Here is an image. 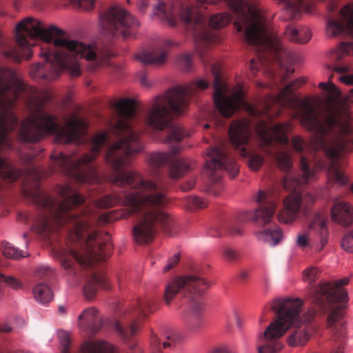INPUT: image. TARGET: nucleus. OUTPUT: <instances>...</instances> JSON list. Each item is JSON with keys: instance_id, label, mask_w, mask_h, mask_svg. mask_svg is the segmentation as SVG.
Masks as SVG:
<instances>
[{"instance_id": "nucleus-1", "label": "nucleus", "mask_w": 353, "mask_h": 353, "mask_svg": "<svg viewBox=\"0 0 353 353\" xmlns=\"http://www.w3.org/2000/svg\"><path fill=\"white\" fill-rule=\"evenodd\" d=\"M114 108L119 118L112 125L110 131L119 140L109 147L105 159L112 170L109 181L124 190L122 195L112 193L103 196L95 201V205L109 208L121 203L128 207L131 214L140 215L133 228L134 239H153L157 225H167L170 221L168 213L159 210L165 204V198L157 192L156 183L143 178L137 172L124 170L131 160L130 155L142 148L139 134L135 128L139 121L137 119L136 103L133 99H121Z\"/></svg>"}, {"instance_id": "nucleus-2", "label": "nucleus", "mask_w": 353, "mask_h": 353, "mask_svg": "<svg viewBox=\"0 0 353 353\" xmlns=\"http://www.w3.org/2000/svg\"><path fill=\"white\" fill-rule=\"evenodd\" d=\"M57 192L61 200L50 196L37 195L38 204L46 212L35 221L33 228L39 234L64 232L67 243L54 251L62 265L72 270L74 261L83 268H92L96 262L103 261L112 252V244L108 234H99L91 229L98 216L93 207L72 212L84 203L85 198L68 185H59Z\"/></svg>"}, {"instance_id": "nucleus-3", "label": "nucleus", "mask_w": 353, "mask_h": 353, "mask_svg": "<svg viewBox=\"0 0 353 353\" xmlns=\"http://www.w3.org/2000/svg\"><path fill=\"white\" fill-rule=\"evenodd\" d=\"M17 47L10 46L0 32V54L16 63L23 58L30 59L38 52L44 63L34 65L30 74L34 79L51 81L63 71L72 77L81 74L79 59L90 61L88 69L94 71L114 54L109 49L103 50L96 45L84 43L68 38L63 30L55 25L46 26L41 21L27 17L15 28Z\"/></svg>"}, {"instance_id": "nucleus-4", "label": "nucleus", "mask_w": 353, "mask_h": 353, "mask_svg": "<svg viewBox=\"0 0 353 353\" xmlns=\"http://www.w3.org/2000/svg\"><path fill=\"white\" fill-rule=\"evenodd\" d=\"M316 99L307 97L298 102L299 118L301 125L313 132L310 145L314 150H323L333 159L343 157L347 151V145L353 143V117L347 105L337 103L325 115L315 113Z\"/></svg>"}, {"instance_id": "nucleus-5", "label": "nucleus", "mask_w": 353, "mask_h": 353, "mask_svg": "<svg viewBox=\"0 0 353 353\" xmlns=\"http://www.w3.org/2000/svg\"><path fill=\"white\" fill-rule=\"evenodd\" d=\"M302 301L299 299H275L271 306L276 313L277 318L272 322L263 333L257 338L256 348L258 353H276L282 346L279 341L286 331L293 328L287 343L291 347L304 345L310 339V334L304 327H301L303 323H307L314 315V312H308L303 321L299 315Z\"/></svg>"}, {"instance_id": "nucleus-6", "label": "nucleus", "mask_w": 353, "mask_h": 353, "mask_svg": "<svg viewBox=\"0 0 353 353\" xmlns=\"http://www.w3.org/2000/svg\"><path fill=\"white\" fill-rule=\"evenodd\" d=\"M176 87H173L162 95H159L149 103L145 122L152 129L163 133L162 140L171 145L168 153L156 152L149 157V164L159 168L167 166L169 174L176 179Z\"/></svg>"}, {"instance_id": "nucleus-7", "label": "nucleus", "mask_w": 353, "mask_h": 353, "mask_svg": "<svg viewBox=\"0 0 353 353\" xmlns=\"http://www.w3.org/2000/svg\"><path fill=\"white\" fill-rule=\"evenodd\" d=\"M230 3L239 13L234 26L239 32L245 26V37L249 43L270 50L281 63L284 58L292 60L294 54L283 48L277 32L266 28L263 16L255 6L245 0H231Z\"/></svg>"}, {"instance_id": "nucleus-8", "label": "nucleus", "mask_w": 353, "mask_h": 353, "mask_svg": "<svg viewBox=\"0 0 353 353\" xmlns=\"http://www.w3.org/2000/svg\"><path fill=\"white\" fill-rule=\"evenodd\" d=\"M88 124L81 118L72 116L64 128H59L55 118L45 112L41 105L21 123L19 137L23 142H37L47 134H56L62 143L75 142L81 144L88 141Z\"/></svg>"}, {"instance_id": "nucleus-9", "label": "nucleus", "mask_w": 353, "mask_h": 353, "mask_svg": "<svg viewBox=\"0 0 353 353\" xmlns=\"http://www.w3.org/2000/svg\"><path fill=\"white\" fill-rule=\"evenodd\" d=\"M109 141L108 134L101 132L90 139V152L76 158L74 154L66 155L54 152L51 155L52 171H61L78 183H90L96 177L92 161L99 155L102 147Z\"/></svg>"}, {"instance_id": "nucleus-10", "label": "nucleus", "mask_w": 353, "mask_h": 353, "mask_svg": "<svg viewBox=\"0 0 353 353\" xmlns=\"http://www.w3.org/2000/svg\"><path fill=\"white\" fill-rule=\"evenodd\" d=\"M99 24L103 34L123 39L133 37L139 26L134 16L119 6H112L101 12Z\"/></svg>"}, {"instance_id": "nucleus-11", "label": "nucleus", "mask_w": 353, "mask_h": 353, "mask_svg": "<svg viewBox=\"0 0 353 353\" xmlns=\"http://www.w3.org/2000/svg\"><path fill=\"white\" fill-rule=\"evenodd\" d=\"M323 213L314 216L307 226L296 234L294 243L301 250L310 248L316 252L322 251L328 243L329 232Z\"/></svg>"}, {"instance_id": "nucleus-12", "label": "nucleus", "mask_w": 353, "mask_h": 353, "mask_svg": "<svg viewBox=\"0 0 353 353\" xmlns=\"http://www.w3.org/2000/svg\"><path fill=\"white\" fill-rule=\"evenodd\" d=\"M212 72L215 75L213 96L214 104L222 116L229 117L244 103L243 89L240 85H237L233 89L230 96L228 97L229 88L219 79L214 68Z\"/></svg>"}, {"instance_id": "nucleus-13", "label": "nucleus", "mask_w": 353, "mask_h": 353, "mask_svg": "<svg viewBox=\"0 0 353 353\" xmlns=\"http://www.w3.org/2000/svg\"><path fill=\"white\" fill-rule=\"evenodd\" d=\"M205 161L203 173L211 181L219 180L220 172L223 170H227L231 177L238 174L239 168L236 163L221 149L211 148L207 150Z\"/></svg>"}, {"instance_id": "nucleus-14", "label": "nucleus", "mask_w": 353, "mask_h": 353, "mask_svg": "<svg viewBox=\"0 0 353 353\" xmlns=\"http://www.w3.org/2000/svg\"><path fill=\"white\" fill-rule=\"evenodd\" d=\"M315 198L310 193L303 195L298 193L289 194L283 201V208L278 213V220L283 223L294 221L300 211L306 212L314 203Z\"/></svg>"}, {"instance_id": "nucleus-15", "label": "nucleus", "mask_w": 353, "mask_h": 353, "mask_svg": "<svg viewBox=\"0 0 353 353\" xmlns=\"http://www.w3.org/2000/svg\"><path fill=\"white\" fill-rule=\"evenodd\" d=\"M304 77H300L287 85L276 97H268L264 101L256 107L250 106L248 111L254 116H261L268 114L271 106L279 105L284 106L288 103V97L305 83Z\"/></svg>"}, {"instance_id": "nucleus-16", "label": "nucleus", "mask_w": 353, "mask_h": 353, "mask_svg": "<svg viewBox=\"0 0 353 353\" xmlns=\"http://www.w3.org/2000/svg\"><path fill=\"white\" fill-rule=\"evenodd\" d=\"M340 13L344 24L327 19L325 30L327 37H336L342 34H353V3L345 6Z\"/></svg>"}, {"instance_id": "nucleus-17", "label": "nucleus", "mask_w": 353, "mask_h": 353, "mask_svg": "<svg viewBox=\"0 0 353 353\" xmlns=\"http://www.w3.org/2000/svg\"><path fill=\"white\" fill-rule=\"evenodd\" d=\"M209 283L203 278L195 275L178 276V296L191 297L201 295L209 287Z\"/></svg>"}, {"instance_id": "nucleus-18", "label": "nucleus", "mask_w": 353, "mask_h": 353, "mask_svg": "<svg viewBox=\"0 0 353 353\" xmlns=\"http://www.w3.org/2000/svg\"><path fill=\"white\" fill-rule=\"evenodd\" d=\"M290 130L288 123L276 124L270 128L265 121H261L256 127L258 136L264 145H268L274 139L281 143H288L287 133Z\"/></svg>"}, {"instance_id": "nucleus-19", "label": "nucleus", "mask_w": 353, "mask_h": 353, "mask_svg": "<svg viewBox=\"0 0 353 353\" xmlns=\"http://www.w3.org/2000/svg\"><path fill=\"white\" fill-rule=\"evenodd\" d=\"M350 281L348 277H344L334 282H325L319 285L316 289L321 295H327L330 303H345L347 301V292L343 288Z\"/></svg>"}, {"instance_id": "nucleus-20", "label": "nucleus", "mask_w": 353, "mask_h": 353, "mask_svg": "<svg viewBox=\"0 0 353 353\" xmlns=\"http://www.w3.org/2000/svg\"><path fill=\"white\" fill-rule=\"evenodd\" d=\"M229 134L232 145L236 148H240V154L245 157L248 152L244 145L248 143L251 134L249 123L245 120L233 122L230 126Z\"/></svg>"}, {"instance_id": "nucleus-21", "label": "nucleus", "mask_w": 353, "mask_h": 353, "mask_svg": "<svg viewBox=\"0 0 353 353\" xmlns=\"http://www.w3.org/2000/svg\"><path fill=\"white\" fill-rule=\"evenodd\" d=\"M255 199L259 207L254 210L253 221L266 225L271 222L276 208V203L269 199L268 194L263 191H259Z\"/></svg>"}, {"instance_id": "nucleus-22", "label": "nucleus", "mask_w": 353, "mask_h": 353, "mask_svg": "<svg viewBox=\"0 0 353 353\" xmlns=\"http://www.w3.org/2000/svg\"><path fill=\"white\" fill-rule=\"evenodd\" d=\"M299 165L301 172L300 178L296 179L289 174L286 175L283 180L284 188L289 190H293L295 189L299 184H307L316 179V170L314 168H310L305 157L302 156L301 157Z\"/></svg>"}, {"instance_id": "nucleus-23", "label": "nucleus", "mask_w": 353, "mask_h": 353, "mask_svg": "<svg viewBox=\"0 0 353 353\" xmlns=\"http://www.w3.org/2000/svg\"><path fill=\"white\" fill-rule=\"evenodd\" d=\"M175 4L172 1L165 2L162 0H157L153 6L152 14L157 17L162 23L170 27L176 26L175 20Z\"/></svg>"}, {"instance_id": "nucleus-24", "label": "nucleus", "mask_w": 353, "mask_h": 353, "mask_svg": "<svg viewBox=\"0 0 353 353\" xmlns=\"http://www.w3.org/2000/svg\"><path fill=\"white\" fill-rule=\"evenodd\" d=\"M174 43L170 40H165L161 48L156 49L152 52H143L136 56V58L144 64L160 65L165 63L168 54V48L172 47Z\"/></svg>"}, {"instance_id": "nucleus-25", "label": "nucleus", "mask_w": 353, "mask_h": 353, "mask_svg": "<svg viewBox=\"0 0 353 353\" xmlns=\"http://www.w3.org/2000/svg\"><path fill=\"white\" fill-rule=\"evenodd\" d=\"M79 325L81 329L94 334L100 330L102 326V319L95 307H89L84 310L79 315Z\"/></svg>"}, {"instance_id": "nucleus-26", "label": "nucleus", "mask_w": 353, "mask_h": 353, "mask_svg": "<svg viewBox=\"0 0 353 353\" xmlns=\"http://www.w3.org/2000/svg\"><path fill=\"white\" fill-rule=\"evenodd\" d=\"M332 219L342 225H349L353 222V206L340 201L335 203L331 210Z\"/></svg>"}, {"instance_id": "nucleus-27", "label": "nucleus", "mask_w": 353, "mask_h": 353, "mask_svg": "<svg viewBox=\"0 0 353 353\" xmlns=\"http://www.w3.org/2000/svg\"><path fill=\"white\" fill-rule=\"evenodd\" d=\"M99 288L105 290L110 288L107 277L103 274L94 272L88 277L83 287V293L85 298L88 299H92Z\"/></svg>"}, {"instance_id": "nucleus-28", "label": "nucleus", "mask_w": 353, "mask_h": 353, "mask_svg": "<svg viewBox=\"0 0 353 353\" xmlns=\"http://www.w3.org/2000/svg\"><path fill=\"white\" fill-rule=\"evenodd\" d=\"M257 239L265 242L271 246L276 245L283 239V232L281 230H263L256 233Z\"/></svg>"}, {"instance_id": "nucleus-29", "label": "nucleus", "mask_w": 353, "mask_h": 353, "mask_svg": "<svg viewBox=\"0 0 353 353\" xmlns=\"http://www.w3.org/2000/svg\"><path fill=\"white\" fill-rule=\"evenodd\" d=\"M155 302L152 299H144L138 300L134 308V315H137L139 318H145L148 313L155 310Z\"/></svg>"}, {"instance_id": "nucleus-30", "label": "nucleus", "mask_w": 353, "mask_h": 353, "mask_svg": "<svg viewBox=\"0 0 353 353\" xmlns=\"http://www.w3.org/2000/svg\"><path fill=\"white\" fill-rule=\"evenodd\" d=\"M33 294L35 299L41 304H46L53 299L50 288L43 283H39L34 288Z\"/></svg>"}, {"instance_id": "nucleus-31", "label": "nucleus", "mask_w": 353, "mask_h": 353, "mask_svg": "<svg viewBox=\"0 0 353 353\" xmlns=\"http://www.w3.org/2000/svg\"><path fill=\"white\" fill-rule=\"evenodd\" d=\"M138 320L134 319L125 325H121L119 322H116L114 327L119 334L124 339H128L136 334L139 329Z\"/></svg>"}, {"instance_id": "nucleus-32", "label": "nucleus", "mask_w": 353, "mask_h": 353, "mask_svg": "<svg viewBox=\"0 0 353 353\" xmlns=\"http://www.w3.org/2000/svg\"><path fill=\"white\" fill-rule=\"evenodd\" d=\"M327 174L330 180L339 185H344L349 180L348 176L345 174L341 166L336 164H332L330 165Z\"/></svg>"}, {"instance_id": "nucleus-33", "label": "nucleus", "mask_w": 353, "mask_h": 353, "mask_svg": "<svg viewBox=\"0 0 353 353\" xmlns=\"http://www.w3.org/2000/svg\"><path fill=\"white\" fill-rule=\"evenodd\" d=\"M189 91L187 88L178 86V116L183 114L188 108Z\"/></svg>"}, {"instance_id": "nucleus-34", "label": "nucleus", "mask_w": 353, "mask_h": 353, "mask_svg": "<svg viewBox=\"0 0 353 353\" xmlns=\"http://www.w3.org/2000/svg\"><path fill=\"white\" fill-rule=\"evenodd\" d=\"M278 167L284 172H288L292 168V158L285 152H280L275 157Z\"/></svg>"}, {"instance_id": "nucleus-35", "label": "nucleus", "mask_w": 353, "mask_h": 353, "mask_svg": "<svg viewBox=\"0 0 353 353\" xmlns=\"http://www.w3.org/2000/svg\"><path fill=\"white\" fill-rule=\"evenodd\" d=\"M231 17L226 13H221L212 16L210 19V26L214 28H221L228 25Z\"/></svg>"}, {"instance_id": "nucleus-36", "label": "nucleus", "mask_w": 353, "mask_h": 353, "mask_svg": "<svg viewBox=\"0 0 353 353\" xmlns=\"http://www.w3.org/2000/svg\"><path fill=\"white\" fill-rule=\"evenodd\" d=\"M184 206L189 210L202 209L207 206V202L197 196H188L183 200Z\"/></svg>"}, {"instance_id": "nucleus-37", "label": "nucleus", "mask_w": 353, "mask_h": 353, "mask_svg": "<svg viewBox=\"0 0 353 353\" xmlns=\"http://www.w3.org/2000/svg\"><path fill=\"white\" fill-rule=\"evenodd\" d=\"M2 252L6 257L12 259H19L26 256L23 251L18 250L8 242L3 243Z\"/></svg>"}, {"instance_id": "nucleus-38", "label": "nucleus", "mask_w": 353, "mask_h": 353, "mask_svg": "<svg viewBox=\"0 0 353 353\" xmlns=\"http://www.w3.org/2000/svg\"><path fill=\"white\" fill-rule=\"evenodd\" d=\"M344 315V306L339 305L330 310L327 316V323L330 327H332L335 323L339 322Z\"/></svg>"}, {"instance_id": "nucleus-39", "label": "nucleus", "mask_w": 353, "mask_h": 353, "mask_svg": "<svg viewBox=\"0 0 353 353\" xmlns=\"http://www.w3.org/2000/svg\"><path fill=\"white\" fill-rule=\"evenodd\" d=\"M319 86L327 93L328 99L330 101H336L340 96V92L331 82L320 83Z\"/></svg>"}, {"instance_id": "nucleus-40", "label": "nucleus", "mask_w": 353, "mask_h": 353, "mask_svg": "<svg viewBox=\"0 0 353 353\" xmlns=\"http://www.w3.org/2000/svg\"><path fill=\"white\" fill-rule=\"evenodd\" d=\"M280 2L285 3V9L290 12L292 15L299 13L301 9L305 6L302 0H279Z\"/></svg>"}, {"instance_id": "nucleus-41", "label": "nucleus", "mask_w": 353, "mask_h": 353, "mask_svg": "<svg viewBox=\"0 0 353 353\" xmlns=\"http://www.w3.org/2000/svg\"><path fill=\"white\" fill-rule=\"evenodd\" d=\"M176 293V276H173L171 281L166 285L164 299L167 304H170L171 300Z\"/></svg>"}, {"instance_id": "nucleus-42", "label": "nucleus", "mask_w": 353, "mask_h": 353, "mask_svg": "<svg viewBox=\"0 0 353 353\" xmlns=\"http://www.w3.org/2000/svg\"><path fill=\"white\" fill-rule=\"evenodd\" d=\"M283 34V37L288 41L293 43H299V28H296L293 25H289L285 28Z\"/></svg>"}, {"instance_id": "nucleus-43", "label": "nucleus", "mask_w": 353, "mask_h": 353, "mask_svg": "<svg viewBox=\"0 0 353 353\" xmlns=\"http://www.w3.org/2000/svg\"><path fill=\"white\" fill-rule=\"evenodd\" d=\"M336 59H341L343 55H353V42L352 43H341L336 51Z\"/></svg>"}, {"instance_id": "nucleus-44", "label": "nucleus", "mask_w": 353, "mask_h": 353, "mask_svg": "<svg viewBox=\"0 0 353 353\" xmlns=\"http://www.w3.org/2000/svg\"><path fill=\"white\" fill-rule=\"evenodd\" d=\"M263 157L258 154H252L248 159V166L252 170H258L263 163Z\"/></svg>"}, {"instance_id": "nucleus-45", "label": "nucleus", "mask_w": 353, "mask_h": 353, "mask_svg": "<svg viewBox=\"0 0 353 353\" xmlns=\"http://www.w3.org/2000/svg\"><path fill=\"white\" fill-rule=\"evenodd\" d=\"M320 272L316 267H310L303 271V279L305 281L311 283L319 276Z\"/></svg>"}, {"instance_id": "nucleus-46", "label": "nucleus", "mask_w": 353, "mask_h": 353, "mask_svg": "<svg viewBox=\"0 0 353 353\" xmlns=\"http://www.w3.org/2000/svg\"><path fill=\"white\" fill-rule=\"evenodd\" d=\"M312 37L310 29L306 26L299 27V39L300 44L307 43Z\"/></svg>"}, {"instance_id": "nucleus-47", "label": "nucleus", "mask_w": 353, "mask_h": 353, "mask_svg": "<svg viewBox=\"0 0 353 353\" xmlns=\"http://www.w3.org/2000/svg\"><path fill=\"white\" fill-rule=\"evenodd\" d=\"M341 244L344 250L353 253V231L342 239Z\"/></svg>"}, {"instance_id": "nucleus-48", "label": "nucleus", "mask_w": 353, "mask_h": 353, "mask_svg": "<svg viewBox=\"0 0 353 353\" xmlns=\"http://www.w3.org/2000/svg\"><path fill=\"white\" fill-rule=\"evenodd\" d=\"M190 168V163L186 159L178 157V177L187 173Z\"/></svg>"}, {"instance_id": "nucleus-49", "label": "nucleus", "mask_w": 353, "mask_h": 353, "mask_svg": "<svg viewBox=\"0 0 353 353\" xmlns=\"http://www.w3.org/2000/svg\"><path fill=\"white\" fill-rule=\"evenodd\" d=\"M178 68L183 72L188 71L191 68L190 56H183L178 58Z\"/></svg>"}, {"instance_id": "nucleus-50", "label": "nucleus", "mask_w": 353, "mask_h": 353, "mask_svg": "<svg viewBox=\"0 0 353 353\" xmlns=\"http://www.w3.org/2000/svg\"><path fill=\"white\" fill-rule=\"evenodd\" d=\"M223 255L225 260L228 261H232L238 256L236 251L231 248H225L223 250Z\"/></svg>"}, {"instance_id": "nucleus-51", "label": "nucleus", "mask_w": 353, "mask_h": 353, "mask_svg": "<svg viewBox=\"0 0 353 353\" xmlns=\"http://www.w3.org/2000/svg\"><path fill=\"white\" fill-rule=\"evenodd\" d=\"M53 274V270L48 267H41L38 269V274L43 279H50Z\"/></svg>"}, {"instance_id": "nucleus-52", "label": "nucleus", "mask_w": 353, "mask_h": 353, "mask_svg": "<svg viewBox=\"0 0 353 353\" xmlns=\"http://www.w3.org/2000/svg\"><path fill=\"white\" fill-rule=\"evenodd\" d=\"M292 145L296 152H302L303 150V141L300 137H296L292 139Z\"/></svg>"}, {"instance_id": "nucleus-53", "label": "nucleus", "mask_w": 353, "mask_h": 353, "mask_svg": "<svg viewBox=\"0 0 353 353\" xmlns=\"http://www.w3.org/2000/svg\"><path fill=\"white\" fill-rule=\"evenodd\" d=\"M150 342L152 347L155 348L157 353H161V345L159 339L155 335L153 334L151 336Z\"/></svg>"}, {"instance_id": "nucleus-54", "label": "nucleus", "mask_w": 353, "mask_h": 353, "mask_svg": "<svg viewBox=\"0 0 353 353\" xmlns=\"http://www.w3.org/2000/svg\"><path fill=\"white\" fill-rule=\"evenodd\" d=\"M339 81L347 85H353V74L341 75Z\"/></svg>"}, {"instance_id": "nucleus-55", "label": "nucleus", "mask_w": 353, "mask_h": 353, "mask_svg": "<svg viewBox=\"0 0 353 353\" xmlns=\"http://www.w3.org/2000/svg\"><path fill=\"white\" fill-rule=\"evenodd\" d=\"M188 136H189V133L185 132L183 128L178 124V141Z\"/></svg>"}, {"instance_id": "nucleus-56", "label": "nucleus", "mask_w": 353, "mask_h": 353, "mask_svg": "<svg viewBox=\"0 0 353 353\" xmlns=\"http://www.w3.org/2000/svg\"><path fill=\"white\" fill-rule=\"evenodd\" d=\"M195 184V180L194 179H190L189 180L185 185H183L181 186V189L183 191H187L189 190H191Z\"/></svg>"}, {"instance_id": "nucleus-57", "label": "nucleus", "mask_w": 353, "mask_h": 353, "mask_svg": "<svg viewBox=\"0 0 353 353\" xmlns=\"http://www.w3.org/2000/svg\"><path fill=\"white\" fill-rule=\"evenodd\" d=\"M176 265V255L173 256V260L171 263H168L167 265H165L163 268V272H166L169 271L170 270L174 268Z\"/></svg>"}, {"instance_id": "nucleus-58", "label": "nucleus", "mask_w": 353, "mask_h": 353, "mask_svg": "<svg viewBox=\"0 0 353 353\" xmlns=\"http://www.w3.org/2000/svg\"><path fill=\"white\" fill-rule=\"evenodd\" d=\"M210 353H230V351L227 347L220 346L214 348Z\"/></svg>"}, {"instance_id": "nucleus-59", "label": "nucleus", "mask_w": 353, "mask_h": 353, "mask_svg": "<svg viewBox=\"0 0 353 353\" xmlns=\"http://www.w3.org/2000/svg\"><path fill=\"white\" fill-rule=\"evenodd\" d=\"M129 353H142V350L137 344L133 343L130 347Z\"/></svg>"}, {"instance_id": "nucleus-60", "label": "nucleus", "mask_w": 353, "mask_h": 353, "mask_svg": "<svg viewBox=\"0 0 353 353\" xmlns=\"http://www.w3.org/2000/svg\"><path fill=\"white\" fill-rule=\"evenodd\" d=\"M203 325V322L201 319H197L194 323L192 325V330H198L201 327H202Z\"/></svg>"}, {"instance_id": "nucleus-61", "label": "nucleus", "mask_w": 353, "mask_h": 353, "mask_svg": "<svg viewBox=\"0 0 353 353\" xmlns=\"http://www.w3.org/2000/svg\"><path fill=\"white\" fill-rule=\"evenodd\" d=\"M140 83L143 86H145V87H149L150 85V83L148 79L144 74L141 77Z\"/></svg>"}, {"instance_id": "nucleus-62", "label": "nucleus", "mask_w": 353, "mask_h": 353, "mask_svg": "<svg viewBox=\"0 0 353 353\" xmlns=\"http://www.w3.org/2000/svg\"><path fill=\"white\" fill-rule=\"evenodd\" d=\"M196 86L199 88L205 89V88H206L208 86V83L205 80H204V79L199 80L196 83Z\"/></svg>"}, {"instance_id": "nucleus-63", "label": "nucleus", "mask_w": 353, "mask_h": 353, "mask_svg": "<svg viewBox=\"0 0 353 353\" xmlns=\"http://www.w3.org/2000/svg\"><path fill=\"white\" fill-rule=\"evenodd\" d=\"M148 3H149V0L142 1L139 7L140 11L142 12H145L146 8L148 6Z\"/></svg>"}, {"instance_id": "nucleus-64", "label": "nucleus", "mask_w": 353, "mask_h": 353, "mask_svg": "<svg viewBox=\"0 0 353 353\" xmlns=\"http://www.w3.org/2000/svg\"><path fill=\"white\" fill-rule=\"evenodd\" d=\"M350 70L347 66H337L334 68V71L337 72H345Z\"/></svg>"}]
</instances>
